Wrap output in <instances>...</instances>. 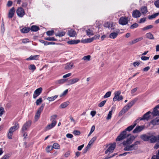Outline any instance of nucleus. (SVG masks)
<instances>
[{
	"instance_id": "1",
	"label": "nucleus",
	"mask_w": 159,
	"mask_h": 159,
	"mask_svg": "<svg viewBox=\"0 0 159 159\" xmlns=\"http://www.w3.org/2000/svg\"><path fill=\"white\" fill-rule=\"evenodd\" d=\"M140 142L139 141H136L133 144L126 146L124 148L125 151H132L137 150L138 147V145L140 144Z\"/></svg>"
},
{
	"instance_id": "2",
	"label": "nucleus",
	"mask_w": 159,
	"mask_h": 159,
	"mask_svg": "<svg viewBox=\"0 0 159 159\" xmlns=\"http://www.w3.org/2000/svg\"><path fill=\"white\" fill-rule=\"evenodd\" d=\"M19 127V124L17 123H15V125L11 127L9 129L7 137L9 139H11L12 136L13 132L17 130Z\"/></svg>"
},
{
	"instance_id": "3",
	"label": "nucleus",
	"mask_w": 159,
	"mask_h": 159,
	"mask_svg": "<svg viewBox=\"0 0 159 159\" xmlns=\"http://www.w3.org/2000/svg\"><path fill=\"white\" fill-rule=\"evenodd\" d=\"M135 139V137L133 135H130V137L128 138L126 141H124L123 143L124 148L131 144Z\"/></svg>"
},
{
	"instance_id": "4",
	"label": "nucleus",
	"mask_w": 159,
	"mask_h": 159,
	"mask_svg": "<svg viewBox=\"0 0 159 159\" xmlns=\"http://www.w3.org/2000/svg\"><path fill=\"white\" fill-rule=\"evenodd\" d=\"M44 106V104H42L41 106L38 109L34 117V119L36 121H37L39 118L41 113L43 110Z\"/></svg>"
},
{
	"instance_id": "5",
	"label": "nucleus",
	"mask_w": 159,
	"mask_h": 159,
	"mask_svg": "<svg viewBox=\"0 0 159 159\" xmlns=\"http://www.w3.org/2000/svg\"><path fill=\"white\" fill-rule=\"evenodd\" d=\"M128 19V18L126 16L120 17L119 20V24L123 25H127L129 21Z\"/></svg>"
},
{
	"instance_id": "6",
	"label": "nucleus",
	"mask_w": 159,
	"mask_h": 159,
	"mask_svg": "<svg viewBox=\"0 0 159 159\" xmlns=\"http://www.w3.org/2000/svg\"><path fill=\"white\" fill-rule=\"evenodd\" d=\"M120 93L121 92L120 91H117L115 92V96L113 98V100L114 101H119L120 100H122L123 99V97L122 96H120Z\"/></svg>"
},
{
	"instance_id": "7",
	"label": "nucleus",
	"mask_w": 159,
	"mask_h": 159,
	"mask_svg": "<svg viewBox=\"0 0 159 159\" xmlns=\"http://www.w3.org/2000/svg\"><path fill=\"white\" fill-rule=\"evenodd\" d=\"M151 112L150 111H148L143 116V117L142 118L140 117V120H148L150 119H152L150 116V114H151Z\"/></svg>"
},
{
	"instance_id": "8",
	"label": "nucleus",
	"mask_w": 159,
	"mask_h": 159,
	"mask_svg": "<svg viewBox=\"0 0 159 159\" xmlns=\"http://www.w3.org/2000/svg\"><path fill=\"white\" fill-rule=\"evenodd\" d=\"M126 132L125 130L121 133L120 135H119L116 139V141H120L122 140L126 137Z\"/></svg>"
},
{
	"instance_id": "9",
	"label": "nucleus",
	"mask_w": 159,
	"mask_h": 159,
	"mask_svg": "<svg viewBox=\"0 0 159 159\" xmlns=\"http://www.w3.org/2000/svg\"><path fill=\"white\" fill-rule=\"evenodd\" d=\"M16 12L18 16L20 17H23L25 14L24 9L21 7L18 8Z\"/></svg>"
},
{
	"instance_id": "10",
	"label": "nucleus",
	"mask_w": 159,
	"mask_h": 159,
	"mask_svg": "<svg viewBox=\"0 0 159 159\" xmlns=\"http://www.w3.org/2000/svg\"><path fill=\"white\" fill-rule=\"evenodd\" d=\"M151 113L153 117L159 116V104L157 105L153 108V111Z\"/></svg>"
},
{
	"instance_id": "11",
	"label": "nucleus",
	"mask_w": 159,
	"mask_h": 159,
	"mask_svg": "<svg viewBox=\"0 0 159 159\" xmlns=\"http://www.w3.org/2000/svg\"><path fill=\"white\" fill-rule=\"evenodd\" d=\"M116 147V143H114L111 144L108 149L105 151V153L107 154L108 152L112 153Z\"/></svg>"
},
{
	"instance_id": "12",
	"label": "nucleus",
	"mask_w": 159,
	"mask_h": 159,
	"mask_svg": "<svg viewBox=\"0 0 159 159\" xmlns=\"http://www.w3.org/2000/svg\"><path fill=\"white\" fill-rule=\"evenodd\" d=\"M157 140H159V135L157 136L154 135H150L149 137V142L152 143H154L156 142Z\"/></svg>"
},
{
	"instance_id": "13",
	"label": "nucleus",
	"mask_w": 159,
	"mask_h": 159,
	"mask_svg": "<svg viewBox=\"0 0 159 159\" xmlns=\"http://www.w3.org/2000/svg\"><path fill=\"white\" fill-rule=\"evenodd\" d=\"M42 89L41 87L37 89L34 92L33 95V98L35 99L42 92Z\"/></svg>"
},
{
	"instance_id": "14",
	"label": "nucleus",
	"mask_w": 159,
	"mask_h": 159,
	"mask_svg": "<svg viewBox=\"0 0 159 159\" xmlns=\"http://www.w3.org/2000/svg\"><path fill=\"white\" fill-rule=\"evenodd\" d=\"M145 126L144 125H140L137 126L133 130V133H137L140 132L144 128Z\"/></svg>"
},
{
	"instance_id": "15",
	"label": "nucleus",
	"mask_w": 159,
	"mask_h": 159,
	"mask_svg": "<svg viewBox=\"0 0 159 159\" xmlns=\"http://www.w3.org/2000/svg\"><path fill=\"white\" fill-rule=\"evenodd\" d=\"M31 121L29 120L26 122L23 125L22 128V131L23 132H24L26 131L28 128H29L31 125Z\"/></svg>"
},
{
	"instance_id": "16",
	"label": "nucleus",
	"mask_w": 159,
	"mask_h": 159,
	"mask_svg": "<svg viewBox=\"0 0 159 159\" xmlns=\"http://www.w3.org/2000/svg\"><path fill=\"white\" fill-rule=\"evenodd\" d=\"M57 124V121L56 120H52L51 124H49L46 126L45 129L46 130H49L53 127H54Z\"/></svg>"
},
{
	"instance_id": "17",
	"label": "nucleus",
	"mask_w": 159,
	"mask_h": 159,
	"mask_svg": "<svg viewBox=\"0 0 159 159\" xmlns=\"http://www.w3.org/2000/svg\"><path fill=\"white\" fill-rule=\"evenodd\" d=\"M100 37V36L98 35V36L96 35L93 38L85 39L84 41L82 42L85 43H90L92 42L94 39H98Z\"/></svg>"
},
{
	"instance_id": "18",
	"label": "nucleus",
	"mask_w": 159,
	"mask_h": 159,
	"mask_svg": "<svg viewBox=\"0 0 159 159\" xmlns=\"http://www.w3.org/2000/svg\"><path fill=\"white\" fill-rule=\"evenodd\" d=\"M141 16L140 12L138 10H135L133 12L132 16L134 18H137L140 17Z\"/></svg>"
},
{
	"instance_id": "19",
	"label": "nucleus",
	"mask_w": 159,
	"mask_h": 159,
	"mask_svg": "<svg viewBox=\"0 0 159 159\" xmlns=\"http://www.w3.org/2000/svg\"><path fill=\"white\" fill-rule=\"evenodd\" d=\"M80 79L77 78L71 79L68 81L67 85H70L73 84L77 82Z\"/></svg>"
},
{
	"instance_id": "20",
	"label": "nucleus",
	"mask_w": 159,
	"mask_h": 159,
	"mask_svg": "<svg viewBox=\"0 0 159 159\" xmlns=\"http://www.w3.org/2000/svg\"><path fill=\"white\" fill-rule=\"evenodd\" d=\"M15 12V8L14 7L11 8L9 11L8 17L9 18H12L14 16Z\"/></svg>"
},
{
	"instance_id": "21",
	"label": "nucleus",
	"mask_w": 159,
	"mask_h": 159,
	"mask_svg": "<svg viewBox=\"0 0 159 159\" xmlns=\"http://www.w3.org/2000/svg\"><path fill=\"white\" fill-rule=\"evenodd\" d=\"M68 35L71 37H74L76 35V33L75 30L73 29H70L68 31Z\"/></svg>"
},
{
	"instance_id": "22",
	"label": "nucleus",
	"mask_w": 159,
	"mask_h": 159,
	"mask_svg": "<svg viewBox=\"0 0 159 159\" xmlns=\"http://www.w3.org/2000/svg\"><path fill=\"white\" fill-rule=\"evenodd\" d=\"M73 66H74L73 63H68L66 64L65 69L66 70H70L71 69Z\"/></svg>"
},
{
	"instance_id": "23",
	"label": "nucleus",
	"mask_w": 159,
	"mask_h": 159,
	"mask_svg": "<svg viewBox=\"0 0 159 159\" xmlns=\"http://www.w3.org/2000/svg\"><path fill=\"white\" fill-rule=\"evenodd\" d=\"M149 136L146 134L141 135L140 136V138L144 141H149Z\"/></svg>"
},
{
	"instance_id": "24",
	"label": "nucleus",
	"mask_w": 159,
	"mask_h": 159,
	"mask_svg": "<svg viewBox=\"0 0 159 159\" xmlns=\"http://www.w3.org/2000/svg\"><path fill=\"white\" fill-rule=\"evenodd\" d=\"M138 99L135 98L133 100H132L131 102H129L127 105V106L130 109L135 103V102L137 101Z\"/></svg>"
},
{
	"instance_id": "25",
	"label": "nucleus",
	"mask_w": 159,
	"mask_h": 159,
	"mask_svg": "<svg viewBox=\"0 0 159 159\" xmlns=\"http://www.w3.org/2000/svg\"><path fill=\"white\" fill-rule=\"evenodd\" d=\"M143 39V38L142 37H139L134 39L129 42L130 44H134L139 41L142 40Z\"/></svg>"
},
{
	"instance_id": "26",
	"label": "nucleus",
	"mask_w": 159,
	"mask_h": 159,
	"mask_svg": "<svg viewBox=\"0 0 159 159\" xmlns=\"http://www.w3.org/2000/svg\"><path fill=\"white\" fill-rule=\"evenodd\" d=\"M39 57V55H35L33 56H31L29 57L26 59L27 60H37Z\"/></svg>"
},
{
	"instance_id": "27",
	"label": "nucleus",
	"mask_w": 159,
	"mask_h": 159,
	"mask_svg": "<svg viewBox=\"0 0 159 159\" xmlns=\"http://www.w3.org/2000/svg\"><path fill=\"white\" fill-rule=\"evenodd\" d=\"M80 42V40H70L67 42V43L70 44H76Z\"/></svg>"
},
{
	"instance_id": "28",
	"label": "nucleus",
	"mask_w": 159,
	"mask_h": 159,
	"mask_svg": "<svg viewBox=\"0 0 159 159\" xmlns=\"http://www.w3.org/2000/svg\"><path fill=\"white\" fill-rule=\"evenodd\" d=\"M159 123V118L157 117L156 119L153 120L151 121V123L153 125H158Z\"/></svg>"
},
{
	"instance_id": "29",
	"label": "nucleus",
	"mask_w": 159,
	"mask_h": 159,
	"mask_svg": "<svg viewBox=\"0 0 159 159\" xmlns=\"http://www.w3.org/2000/svg\"><path fill=\"white\" fill-rule=\"evenodd\" d=\"M30 30V28L25 27L21 29L20 30L22 33H25L28 32Z\"/></svg>"
},
{
	"instance_id": "30",
	"label": "nucleus",
	"mask_w": 159,
	"mask_h": 159,
	"mask_svg": "<svg viewBox=\"0 0 159 159\" xmlns=\"http://www.w3.org/2000/svg\"><path fill=\"white\" fill-rule=\"evenodd\" d=\"M145 36L148 39H154V37L153 36V35L151 33H147L146 34Z\"/></svg>"
},
{
	"instance_id": "31",
	"label": "nucleus",
	"mask_w": 159,
	"mask_h": 159,
	"mask_svg": "<svg viewBox=\"0 0 159 159\" xmlns=\"http://www.w3.org/2000/svg\"><path fill=\"white\" fill-rule=\"evenodd\" d=\"M118 35V33L116 32L111 33L109 35V37L111 39H114Z\"/></svg>"
},
{
	"instance_id": "32",
	"label": "nucleus",
	"mask_w": 159,
	"mask_h": 159,
	"mask_svg": "<svg viewBox=\"0 0 159 159\" xmlns=\"http://www.w3.org/2000/svg\"><path fill=\"white\" fill-rule=\"evenodd\" d=\"M31 31L34 32H36L38 31L39 29V28L36 25H33L30 29Z\"/></svg>"
},
{
	"instance_id": "33",
	"label": "nucleus",
	"mask_w": 159,
	"mask_h": 159,
	"mask_svg": "<svg viewBox=\"0 0 159 159\" xmlns=\"http://www.w3.org/2000/svg\"><path fill=\"white\" fill-rule=\"evenodd\" d=\"M70 103L68 101L62 103L60 105L61 107L62 108L66 107Z\"/></svg>"
},
{
	"instance_id": "34",
	"label": "nucleus",
	"mask_w": 159,
	"mask_h": 159,
	"mask_svg": "<svg viewBox=\"0 0 159 159\" xmlns=\"http://www.w3.org/2000/svg\"><path fill=\"white\" fill-rule=\"evenodd\" d=\"M141 11L143 14L146 13L147 12V8L145 6L141 8Z\"/></svg>"
},
{
	"instance_id": "35",
	"label": "nucleus",
	"mask_w": 159,
	"mask_h": 159,
	"mask_svg": "<svg viewBox=\"0 0 159 159\" xmlns=\"http://www.w3.org/2000/svg\"><path fill=\"white\" fill-rule=\"evenodd\" d=\"M159 15V13L158 12L156 13H155L153 15H152L151 16H148V18L150 20H151L155 18L157 16H158Z\"/></svg>"
},
{
	"instance_id": "36",
	"label": "nucleus",
	"mask_w": 159,
	"mask_h": 159,
	"mask_svg": "<svg viewBox=\"0 0 159 159\" xmlns=\"http://www.w3.org/2000/svg\"><path fill=\"white\" fill-rule=\"evenodd\" d=\"M58 97L57 95H55L54 96L48 97L47 98V99L49 101H52L55 100Z\"/></svg>"
},
{
	"instance_id": "37",
	"label": "nucleus",
	"mask_w": 159,
	"mask_h": 159,
	"mask_svg": "<svg viewBox=\"0 0 159 159\" xmlns=\"http://www.w3.org/2000/svg\"><path fill=\"white\" fill-rule=\"evenodd\" d=\"M156 155H153L151 159H159V150L157 152Z\"/></svg>"
},
{
	"instance_id": "38",
	"label": "nucleus",
	"mask_w": 159,
	"mask_h": 159,
	"mask_svg": "<svg viewBox=\"0 0 159 159\" xmlns=\"http://www.w3.org/2000/svg\"><path fill=\"white\" fill-rule=\"evenodd\" d=\"M86 32L87 35H92L93 34V31L90 29L86 30Z\"/></svg>"
},
{
	"instance_id": "39",
	"label": "nucleus",
	"mask_w": 159,
	"mask_h": 159,
	"mask_svg": "<svg viewBox=\"0 0 159 159\" xmlns=\"http://www.w3.org/2000/svg\"><path fill=\"white\" fill-rule=\"evenodd\" d=\"M90 58L91 56L89 55L84 57L82 59L84 61H89L90 60Z\"/></svg>"
},
{
	"instance_id": "40",
	"label": "nucleus",
	"mask_w": 159,
	"mask_h": 159,
	"mask_svg": "<svg viewBox=\"0 0 159 159\" xmlns=\"http://www.w3.org/2000/svg\"><path fill=\"white\" fill-rule=\"evenodd\" d=\"M44 39L48 41H57V39L53 37H47L45 38Z\"/></svg>"
},
{
	"instance_id": "41",
	"label": "nucleus",
	"mask_w": 159,
	"mask_h": 159,
	"mask_svg": "<svg viewBox=\"0 0 159 159\" xmlns=\"http://www.w3.org/2000/svg\"><path fill=\"white\" fill-rule=\"evenodd\" d=\"M52 147L53 148L59 149L60 148V145L57 143H55L53 144Z\"/></svg>"
},
{
	"instance_id": "42",
	"label": "nucleus",
	"mask_w": 159,
	"mask_h": 159,
	"mask_svg": "<svg viewBox=\"0 0 159 159\" xmlns=\"http://www.w3.org/2000/svg\"><path fill=\"white\" fill-rule=\"evenodd\" d=\"M153 27V25H148L145 27H144L142 28L143 30H147L151 29Z\"/></svg>"
},
{
	"instance_id": "43",
	"label": "nucleus",
	"mask_w": 159,
	"mask_h": 159,
	"mask_svg": "<svg viewBox=\"0 0 159 159\" xmlns=\"http://www.w3.org/2000/svg\"><path fill=\"white\" fill-rule=\"evenodd\" d=\"M97 137L96 136L94 137H93L90 141L89 142V145H91L93 144V142L96 140Z\"/></svg>"
},
{
	"instance_id": "44",
	"label": "nucleus",
	"mask_w": 159,
	"mask_h": 159,
	"mask_svg": "<svg viewBox=\"0 0 159 159\" xmlns=\"http://www.w3.org/2000/svg\"><path fill=\"white\" fill-rule=\"evenodd\" d=\"M43 102L42 98H39L37 100L36 102V103L37 105H39L41 103Z\"/></svg>"
},
{
	"instance_id": "45",
	"label": "nucleus",
	"mask_w": 159,
	"mask_h": 159,
	"mask_svg": "<svg viewBox=\"0 0 159 159\" xmlns=\"http://www.w3.org/2000/svg\"><path fill=\"white\" fill-rule=\"evenodd\" d=\"M134 127L132 125H130L126 128L125 130V131L126 132V131H130L132 130L134 128Z\"/></svg>"
},
{
	"instance_id": "46",
	"label": "nucleus",
	"mask_w": 159,
	"mask_h": 159,
	"mask_svg": "<svg viewBox=\"0 0 159 159\" xmlns=\"http://www.w3.org/2000/svg\"><path fill=\"white\" fill-rule=\"evenodd\" d=\"M65 33L64 32H59L58 34H55L56 36H59V37H62L65 35Z\"/></svg>"
},
{
	"instance_id": "47",
	"label": "nucleus",
	"mask_w": 159,
	"mask_h": 159,
	"mask_svg": "<svg viewBox=\"0 0 159 159\" xmlns=\"http://www.w3.org/2000/svg\"><path fill=\"white\" fill-rule=\"evenodd\" d=\"M53 149L52 146H48L46 148V151L48 152H49Z\"/></svg>"
},
{
	"instance_id": "48",
	"label": "nucleus",
	"mask_w": 159,
	"mask_h": 159,
	"mask_svg": "<svg viewBox=\"0 0 159 159\" xmlns=\"http://www.w3.org/2000/svg\"><path fill=\"white\" fill-rule=\"evenodd\" d=\"M111 92L110 91H108L107 92L104 96V98H106L109 97L111 96Z\"/></svg>"
},
{
	"instance_id": "49",
	"label": "nucleus",
	"mask_w": 159,
	"mask_h": 159,
	"mask_svg": "<svg viewBox=\"0 0 159 159\" xmlns=\"http://www.w3.org/2000/svg\"><path fill=\"white\" fill-rule=\"evenodd\" d=\"M29 69L30 70H32L34 71L36 69V68L34 65H31L29 66Z\"/></svg>"
},
{
	"instance_id": "50",
	"label": "nucleus",
	"mask_w": 159,
	"mask_h": 159,
	"mask_svg": "<svg viewBox=\"0 0 159 159\" xmlns=\"http://www.w3.org/2000/svg\"><path fill=\"white\" fill-rule=\"evenodd\" d=\"M112 113V111H111L109 112L106 118L107 120H109L111 118Z\"/></svg>"
},
{
	"instance_id": "51",
	"label": "nucleus",
	"mask_w": 159,
	"mask_h": 159,
	"mask_svg": "<svg viewBox=\"0 0 159 159\" xmlns=\"http://www.w3.org/2000/svg\"><path fill=\"white\" fill-rule=\"evenodd\" d=\"M5 112L4 108L1 107H0V116H1Z\"/></svg>"
},
{
	"instance_id": "52",
	"label": "nucleus",
	"mask_w": 159,
	"mask_h": 159,
	"mask_svg": "<svg viewBox=\"0 0 159 159\" xmlns=\"http://www.w3.org/2000/svg\"><path fill=\"white\" fill-rule=\"evenodd\" d=\"M115 24L113 23H111L108 25V26L107 27L108 28H111V29H114L115 28Z\"/></svg>"
},
{
	"instance_id": "53",
	"label": "nucleus",
	"mask_w": 159,
	"mask_h": 159,
	"mask_svg": "<svg viewBox=\"0 0 159 159\" xmlns=\"http://www.w3.org/2000/svg\"><path fill=\"white\" fill-rule=\"evenodd\" d=\"M10 156V155L7 153L4 155L1 159H8Z\"/></svg>"
},
{
	"instance_id": "54",
	"label": "nucleus",
	"mask_w": 159,
	"mask_h": 159,
	"mask_svg": "<svg viewBox=\"0 0 159 159\" xmlns=\"http://www.w3.org/2000/svg\"><path fill=\"white\" fill-rule=\"evenodd\" d=\"M54 32V31L53 30H51V31H48L46 32L47 34V35L50 36H52V35Z\"/></svg>"
},
{
	"instance_id": "55",
	"label": "nucleus",
	"mask_w": 159,
	"mask_h": 159,
	"mask_svg": "<svg viewBox=\"0 0 159 159\" xmlns=\"http://www.w3.org/2000/svg\"><path fill=\"white\" fill-rule=\"evenodd\" d=\"M95 129V126L94 125L92 126L91 128L90 131L89 133V134H88V136H89L92 133L94 130Z\"/></svg>"
},
{
	"instance_id": "56",
	"label": "nucleus",
	"mask_w": 159,
	"mask_h": 159,
	"mask_svg": "<svg viewBox=\"0 0 159 159\" xmlns=\"http://www.w3.org/2000/svg\"><path fill=\"white\" fill-rule=\"evenodd\" d=\"M106 101L104 100L102 102H101L99 104H98V106L100 107H102L104 106V104L106 102Z\"/></svg>"
},
{
	"instance_id": "57",
	"label": "nucleus",
	"mask_w": 159,
	"mask_h": 159,
	"mask_svg": "<svg viewBox=\"0 0 159 159\" xmlns=\"http://www.w3.org/2000/svg\"><path fill=\"white\" fill-rule=\"evenodd\" d=\"M66 79H61L58 80V82L60 84H63L66 80Z\"/></svg>"
},
{
	"instance_id": "58",
	"label": "nucleus",
	"mask_w": 159,
	"mask_h": 159,
	"mask_svg": "<svg viewBox=\"0 0 159 159\" xmlns=\"http://www.w3.org/2000/svg\"><path fill=\"white\" fill-rule=\"evenodd\" d=\"M139 26L138 24L137 23H134L132 25L130 26V28L131 29H134V28H137Z\"/></svg>"
},
{
	"instance_id": "59",
	"label": "nucleus",
	"mask_w": 159,
	"mask_h": 159,
	"mask_svg": "<svg viewBox=\"0 0 159 159\" xmlns=\"http://www.w3.org/2000/svg\"><path fill=\"white\" fill-rule=\"evenodd\" d=\"M141 59L143 61H146L148 60L149 57H147L145 56H142L141 57Z\"/></svg>"
},
{
	"instance_id": "60",
	"label": "nucleus",
	"mask_w": 159,
	"mask_h": 159,
	"mask_svg": "<svg viewBox=\"0 0 159 159\" xmlns=\"http://www.w3.org/2000/svg\"><path fill=\"white\" fill-rule=\"evenodd\" d=\"M73 133L75 135H78L80 134V132L79 131L75 130L73 131Z\"/></svg>"
},
{
	"instance_id": "61",
	"label": "nucleus",
	"mask_w": 159,
	"mask_h": 159,
	"mask_svg": "<svg viewBox=\"0 0 159 159\" xmlns=\"http://www.w3.org/2000/svg\"><path fill=\"white\" fill-rule=\"evenodd\" d=\"M126 112H125L124 110L122 109V110H121L119 113V116H121L123 114L125 113Z\"/></svg>"
},
{
	"instance_id": "62",
	"label": "nucleus",
	"mask_w": 159,
	"mask_h": 159,
	"mask_svg": "<svg viewBox=\"0 0 159 159\" xmlns=\"http://www.w3.org/2000/svg\"><path fill=\"white\" fill-rule=\"evenodd\" d=\"M71 75V73H69L63 76V78H66L70 76Z\"/></svg>"
},
{
	"instance_id": "63",
	"label": "nucleus",
	"mask_w": 159,
	"mask_h": 159,
	"mask_svg": "<svg viewBox=\"0 0 159 159\" xmlns=\"http://www.w3.org/2000/svg\"><path fill=\"white\" fill-rule=\"evenodd\" d=\"M40 41L41 43H43L45 45H48V42L47 41H45L43 40H40Z\"/></svg>"
},
{
	"instance_id": "64",
	"label": "nucleus",
	"mask_w": 159,
	"mask_h": 159,
	"mask_svg": "<svg viewBox=\"0 0 159 159\" xmlns=\"http://www.w3.org/2000/svg\"><path fill=\"white\" fill-rule=\"evenodd\" d=\"M129 109V108L127 105L125 106L123 109V110H124V111H125V112L128 111Z\"/></svg>"
}]
</instances>
